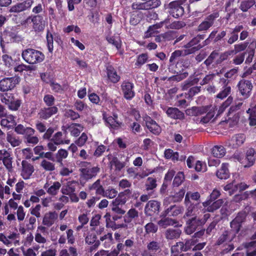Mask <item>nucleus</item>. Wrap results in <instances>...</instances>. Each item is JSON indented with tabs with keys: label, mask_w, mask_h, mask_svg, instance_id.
Instances as JSON below:
<instances>
[{
	"label": "nucleus",
	"mask_w": 256,
	"mask_h": 256,
	"mask_svg": "<svg viewBox=\"0 0 256 256\" xmlns=\"http://www.w3.org/2000/svg\"><path fill=\"white\" fill-rule=\"evenodd\" d=\"M4 36L7 43H18L22 41V38L18 34L16 28H8L4 32Z\"/></svg>",
	"instance_id": "nucleus-14"
},
{
	"label": "nucleus",
	"mask_w": 256,
	"mask_h": 256,
	"mask_svg": "<svg viewBox=\"0 0 256 256\" xmlns=\"http://www.w3.org/2000/svg\"><path fill=\"white\" fill-rule=\"evenodd\" d=\"M205 37L206 34H198L192 38L188 42L183 46V48H188L184 52L186 54H194L196 52L200 50L203 48V46L199 43Z\"/></svg>",
	"instance_id": "nucleus-8"
},
{
	"label": "nucleus",
	"mask_w": 256,
	"mask_h": 256,
	"mask_svg": "<svg viewBox=\"0 0 256 256\" xmlns=\"http://www.w3.org/2000/svg\"><path fill=\"white\" fill-rule=\"evenodd\" d=\"M238 87L242 99H247L250 96L253 88L251 80L242 79L239 81Z\"/></svg>",
	"instance_id": "nucleus-10"
},
{
	"label": "nucleus",
	"mask_w": 256,
	"mask_h": 256,
	"mask_svg": "<svg viewBox=\"0 0 256 256\" xmlns=\"http://www.w3.org/2000/svg\"><path fill=\"white\" fill-rule=\"evenodd\" d=\"M244 26L242 25H237L230 32V36L227 40L228 44H232L236 42L238 38V33L242 30Z\"/></svg>",
	"instance_id": "nucleus-31"
},
{
	"label": "nucleus",
	"mask_w": 256,
	"mask_h": 256,
	"mask_svg": "<svg viewBox=\"0 0 256 256\" xmlns=\"http://www.w3.org/2000/svg\"><path fill=\"white\" fill-rule=\"evenodd\" d=\"M31 20L32 22V28L36 32H40L44 30L45 28V21L44 20V14H36L28 17L25 20L27 22Z\"/></svg>",
	"instance_id": "nucleus-12"
},
{
	"label": "nucleus",
	"mask_w": 256,
	"mask_h": 256,
	"mask_svg": "<svg viewBox=\"0 0 256 256\" xmlns=\"http://www.w3.org/2000/svg\"><path fill=\"white\" fill-rule=\"evenodd\" d=\"M182 252L184 250H182V246H180L178 242L171 248L172 256H183Z\"/></svg>",
	"instance_id": "nucleus-64"
},
{
	"label": "nucleus",
	"mask_w": 256,
	"mask_h": 256,
	"mask_svg": "<svg viewBox=\"0 0 256 256\" xmlns=\"http://www.w3.org/2000/svg\"><path fill=\"white\" fill-rule=\"evenodd\" d=\"M210 217L209 214H204L202 218L194 216L188 218L186 222L184 231L188 234L194 233L196 229L204 226Z\"/></svg>",
	"instance_id": "nucleus-3"
},
{
	"label": "nucleus",
	"mask_w": 256,
	"mask_h": 256,
	"mask_svg": "<svg viewBox=\"0 0 256 256\" xmlns=\"http://www.w3.org/2000/svg\"><path fill=\"white\" fill-rule=\"evenodd\" d=\"M33 1L32 0H26L22 2L17 3L12 6L10 10L11 12H20L30 8Z\"/></svg>",
	"instance_id": "nucleus-24"
},
{
	"label": "nucleus",
	"mask_w": 256,
	"mask_h": 256,
	"mask_svg": "<svg viewBox=\"0 0 256 256\" xmlns=\"http://www.w3.org/2000/svg\"><path fill=\"white\" fill-rule=\"evenodd\" d=\"M2 60L6 66L8 68H13L14 66L18 64L20 60L19 58H12L11 56L6 54L2 55Z\"/></svg>",
	"instance_id": "nucleus-37"
},
{
	"label": "nucleus",
	"mask_w": 256,
	"mask_h": 256,
	"mask_svg": "<svg viewBox=\"0 0 256 256\" xmlns=\"http://www.w3.org/2000/svg\"><path fill=\"white\" fill-rule=\"evenodd\" d=\"M78 127L82 129L83 128V126L80 124L78 123H72L68 126V128L72 136L76 137L79 136L82 130L78 129Z\"/></svg>",
	"instance_id": "nucleus-47"
},
{
	"label": "nucleus",
	"mask_w": 256,
	"mask_h": 256,
	"mask_svg": "<svg viewBox=\"0 0 256 256\" xmlns=\"http://www.w3.org/2000/svg\"><path fill=\"white\" fill-rule=\"evenodd\" d=\"M22 56L28 64H34L42 62L45 58L40 51L32 48H28L22 51Z\"/></svg>",
	"instance_id": "nucleus-2"
},
{
	"label": "nucleus",
	"mask_w": 256,
	"mask_h": 256,
	"mask_svg": "<svg viewBox=\"0 0 256 256\" xmlns=\"http://www.w3.org/2000/svg\"><path fill=\"white\" fill-rule=\"evenodd\" d=\"M80 176L86 180L92 179L96 176L100 172V168L98 166H94L92 168H80Z\"/></svg>",
	"instance_id": "nucleus-19"
},
{
	"label": "nucleus",
	"mask_w": 256,
	"mask_h": 256,
	"mask_svg": "<svg viewBox=\"0 0 256 256\" xmlns=\"http://www.w3.org/2000/svg\"><path fill=\"white\" fill-rule=\"evenodd\" d=\"M5 118H2L0 121V125L2 126L11 128L16 126V122L15 120V117L12 114L6 115Z\"/></svg>",
	"instance_id": "nucleus-36"
},
{
	"label": "nucleus",
	"mask_w": 256,
	"mask_h": 256,
	"mask_svg": "<svg viewBox=\"0 0 256 256\" xmlns=\"http://www.w3.org/2000/svg\"><path fill=\"white\" fill-rule=\"evenodd\" d=\"M58 216V214L55 211L49 212L44 215L42 223L44 226L49 228L54 223Z\"/></svg>",
	"instance_id": "nucleus-28"
},
{
	"label": "nucleus",
	"mask_w": 256,
	"mask_h": 256,
	"mask_svg": "<svg viewBox=\"0 0 256 256\" xmlns=\"http://www.w3.org/2000/svg\"><path fill=\"white\" fill-rule=\"evenodd\" d=\"M160 202L156 200H150L144 208V213L148 216H154L158 214L160 208Z\"/></svg>",
	"instance_id": "nucleus-15"
},
{
	"label": "nucleus",
	"mask_w": 256,
	"mask_h": 256,
	"mask_svg": "<svg viewBox=\"0 0 256 256\" xmlns=\"http://www.w3.org/2000/svg\"><path fill=\"white\" fill-rule=\"evenodd\" d=\"M256 48V40H253L250 44L246 53H248V56L246 60V63H250L254 56L255 48Z\"/></svg>",
	"instance_id": "nucleus-40"
},
{
	"label": "nucleus",
	"mask_w": 256,
	"mask_h": 256,
	"mask_svg": "<svg viewBox=\"0 0 256 256\" xmlns=\"http://www.w3.org/2000/svg\"><path fill=\"white\" fill-rule=\"evenodd\" d=\"M184 210V209L182 206L176 205L171 206L162 212L161 216H176L182 214Z\"/></svg>",
	"instance_id": "nucleus-26"
},
{
	"label": "nucleus",
	"mask_w": 256,
	"mask_h": 256,
	"mask_svg": "<svg viewBox=\"0 0 256 256\" xmlns=\"http://www.w3.org/2000/svg\"><path fill=\"white\" fill-rule=\"evenodd\" d=\"M212 154L214 157L222 158L226 154V149L222 146H214L212 149Z\"/></svg>",
	"instance_id": "nucleus-44"
},
{
	"label": "nucleus",
	"mask_w": 256,
	"mask_h": 256,
	"mask_svg": "<svg viewBox=\"0 0 256 256\" xmlns=\"http://www.w3.org/2000/svg\"><path fill=\"white\" fill-rule=\"evenodd\" d=\"M220 16L218 12H214L208 16L198 26V32H206L210 27H212L216 18Z\"/></svg>",
	"instance_id": "nucleus-13"
},
{
	"label": "nucleus",
	"mask_w": 256,
	"mask_h": 256,
	"mask_svg": "<svg viewBox=\"0 0 256 256\" xmlns=\"http://www.w3.org/2000/svg\"><path fill=\"white\" fill-rule=\"evenodd\" d=\"M106 69L108 79L110 82L116 84L120 81V76L118 74L116 70L112 65L107 64L106 66Z\"/></svg>",
	"instance_id": "nucleus-23"
},
{
	"label": "nucleus",
	"mask_w": 256,
	"mask_h": 256,
	"mask_svg": "<svg viewBox=\"0 0 256 256\" xmlns=\"http://www.w3.org/2000/svg\"><path fill=\"white\" fill-rule=\"evenodd\" d=\"M200 88L201 87L198 86L192 87L189 89L188 92H186L184 94H182L180 96H184V98L186 99H192L194 96L200 91Z\"/></svg>",
	"instance_id": "nucleus-48"
},
{
	"label": "nucleus",
	"mask_w": 256,
	"mask_h": 256,
	"mask_svg": "<svg viewBox=\"0 0 256 256\" xmlns=\"http://www.w3.org/2000/svg\"><path fill=\"white\" fill-rule=\"evenodd\" d=\"M110 166H114V171L116 172H120L124 168L126 165V163L124 162H120L117 157L114 156L110 162Z\"/></svg>",
	"instance_id": "nucleus-41"
},
{
	"label": "nucleus",
	"mask_w": 256,
	"mask_h": 256,
	"mask_svg": "<svg viewBox=\"0 0 256 256\" xmlns=\"http://www.w3.org/2000/svg\"><path fill=\"white\" fill-rule=\"evenodd\" d=\"M46 38L48 50L50 53L52 54L54 50V36L49 30L47 32Z\"/></svg>",
	"instance_id": "nucleus-60"
},
{
	"label": "nucleus",
	"mask_w": 256,
	"mask_h": 256,
	"mask_svg": "<svg viewBox=\"0 0 256 256\" xmlns=\"http://www.w3.org/2000/svg\"><path fill=\"white\" fill-rule=\"evenodd\" d=\"M6 140L12 147L18 146L21 143L18 138L10 133L7 134Z\"/></svg>",
	"instance_id": "nucleus-57"
},
{
	"label": "nucleus",
	"mask_w": 256,
	"mask_h": 256,
	"mask_svg": "<svg viewBox=\"0 0 256 256\" xmlns=\"http://www.w3.org/2000/svg\"><path fill=\"white\" fill-rule=\"evenodd\" d=\"M186 2V0H177L170 2L168 8L170 16L176 18H179L184 14V8L182 4Z\"/></svg>",
	"instance_id": "nucleus-6"
},
{
	"label": "nucleus",
	"mask_w": 256,
	"mask_h": 256,
	"mask_svg": "<svg viewBox=\"0 0 256 256\" xmlns=\"http://www.w3.org/2000/svg\"><path fill=\"white\" fill-rule=\"evenodd\" d=\"M157 186L156 180L152 177H148L145 184V190L148 192L152 190Z\"/></svg>",
	"instance_id": "nucleus-51"
},
{
	"label": "nucleus",
	"mask_w": 256,
	"mask_h": 256,
	"mask_svg": "<svg viewBox=\"0 0 256 256\" xmlns=\"http://www.w3.org/2000/svg\"><path fill=\"white\" fill-rule=\"evenodd\" d=\"M255 154V150L252 148H250L247 150L246 160L248 161V163L244 165V167H250L254 164L256 160Z\"/></svg>",
	"instance_id": "nucleus-43"
},
{
	"label": "nucleus",
	"mask_w": 256,
	"mask_h": 256,
	"mask_svg": "<svg viewBox=\"0 0 256 256\" xmlns=\"http://www.w3.org/2000/svg\"><path fill=\"white\" fill-rule=\"evenodd\" d=\"M64 131V136L61 132H58L52 136L50 139V142L47 144L49 150L54 152L57 148L56 146L64 144H68L70 143V140L66 138L67 134L66 130Z\"/></svg>",
	"instance_id": "nucleus-5"
},
{
	"label": "nucleus",
	"mask_w": 256,
	"mask_h": 256,
	"mask_svg": "<svg viewBox=\"0 0 256 256\" xmlns=\"http://www.w3.org/2000/svg\"><path fill=\"white\" fill-rule=\"evenodd\" d=\"M230 226L231 230L229 232H231L232 236L230 239L232 240L240 232L242 227V224L232 220L230 222Z\"/></svg>",
	"instance_id": "nucleus-42"
},
{
	"label": "nucleus",
	"mask_w": 256,
	"mask_h": 256,
	"mask_svg": "<svg viewBox=\"0 0 256 256\" xmlns=\"http://www.w3.org/2000/svg\"><path fill=\"white\" fill-rule=\"evenodd\" d=\"M219 84L222 90L216 95L218 98L223 100L227 97L231 92V87L228 85L229 80L224 78H219Z\"/></svg>",
	"instance_id": "nucleus-20"
},
{
	"label": "nucleus",
	"mask_w": 256,
	"mask_h": 256,
	"mask_svg": "<svg viewBox=\"0 0 256 256\" xmlns=\"http://www.w3.org/2000/svg\"><path fill=\"white\" fill-rule=\"evenodd\" d=\"M142 19H144V15L141 11L133 10L130 12V22L131 25H137Z\"/></svg>",
	"instance_id": "nucleus-33"
},
{
	"label": "nucleus",
	"mask_w": 256,
	"mask_h": 256,
	"mask_svg": "<svg viewBox=\"0 0 256 256\" xmlns=\"http://www.w3.org/2000/svg\"><path fill=\"white\" fill-rule=\"evenodd\" d=\"M58 112L56 106L41 108L38 112V116L40 120H46Z\"/></svg>",
	"instance_id": "nucleus-21"
},
{
	"label": "nucleus",
	"mask_w": 256,
	"mask_h": 256,
	"mask_svg": "<svg viewBox=\"0 0 256 256\" xmlns=\"http://www.w3.org/2000/svg\"><path fill=\"white\" fill-rule=\"evenodd\" d=\"M198 242V240L197 239L192 238L190 239H186L182 242H179L178 244H180V246H182V250H183L184 252H187L190 250Z\"/></svg>",
	"instance_id": "nucleus-38"
},
{
	"label": "nucleus",
	"mask_w": 256,
	"mask_h": 256,
	"mask_svg": "<svg viewBox=\"0 0 256 256\" xmlns=\"http://www.w3.org/2000/svg\"><path fill=\"white\" fill-rule=\"evenodd\" d=\"M143 121L149 132L155 136H158L162 132L160 126L150 116L145 114L142 116Z\"/></svg>",
	"instance_id": "nucleus-11"
},
{
	"label": "nucleus",
	"mask_w": 256,
	"mask_h": 256,
	"mask_svg": "<svg viewBox=\"0 0 256 256\" xmlns=\"http://www.w3.org/2000/svg\"><path fill=\"white\" fill-rule=\"evenodd\" d=\"M121 88L124 97L126 100H131L134 97L135 92L133 83L128 80H124L121 85Z\"/></svg>",
	"instance_id": "nucleus-16"
},
{
	"label": "nucleus",
	"mask_w": 256,
	"mask_h": 256,
	"mask_svg": "<svg viewBox=\"0 0 256 256\" xmlns=\"http://www.w3.org/2000/svg\"><path fill=\"white\" fill-rule=\"evenodd\" d=\"M256 4V0H242L238 6L239 9L243 12H249Z\"/></svg>",
	"instance_id": "nucleus-39"
},
{
	"label": "nucleus",
	"mask_w": 256,
	"mask_h": 256,
	"mask_svg": "<svg viewBox=\"0 0 256 256\" xmlns=\"http://www.w3.org/2000/svg\"><path fill=\"white\" fill-rule=\"evenodd\" d=\"M230 232H229L228 230H224L218 238V240L216 242V244L220 246L227 240L232 241V240L230 239L232 234Z\"/></svg>",
	"instance_id": "nucleus-45"
},
{
	"label": "nucleus",
	"mask_w": 256,
	"mask_h": 256,
	"mask_svg": "<svg viewBox=\"0 0 256 256\" xmlns=\"http://www.w3.org/2000/svg\"><path fill=\"white\" fill-rule=\"evenodd\" d=\"M228 164L223 163L221 168L217 170L216 175L218 178L221 180H226L229 178L230 172L228 170Z\"/></svg>",
	"instance_id": "nucleus-34"
},
{
	"label": "nucleus",
	"mask_w": 256,
	"mask_h": 256,
	"mask_svg": "<svg viewBox=\"0 0 256 256\" xmlns=\"http://www.w3.org/2000/svg\"><path fill=\"white\" fill-rule=\"evenodd\" d=\"M147 249L156 254L160 250V244L156 241H152L149 242L147 245Z\"/></svg>",
	"instance_id": "nucleus-62"
},
{
	"label": "nucleus",
	"mask_w": 256,
	"mask_h": 256,
	"mask_svg": "<svg viewBox=\"0 0 256 256\" xmlns=\"http://www.w3.org/2000/svg\"><path fill=\"white\" fill-rule=\"evenodd\" d=\"M162 217L163 218H162L158 222V225L162 228H165L168 226H173L174 224H176L177 222L175 220H174L172 218H166L164 216Z\"/></svg>",
	"instance_id": "nucleus-55"
},
{
	"label": "nucleus",
	"mask_w": 256,
	"mask_h": 256,
	"mask_svg": "<svg viewBox=\"0 0 256 256\" xmlns=\"http://www.w3.org/2000/svg\"><path fill=\"white\" fill-rule=\"evenodd\" d=\"M24 222L28 231L34 230L36 227V218L34 216H29L28 215Z\"/></svg>",
	"instance_id": "nucleus-49"
},
{
	"label": "nucleus",
	"mask_w": 256,
	"mask_h": 256,
	"mask_svg": "<svg viewBox=\"0 0 256 256\" xmlns=\"http://www.w3.org/2000/svg\"><path fill=\"white\" fill-rule=\"evenodd\" d=\"M20 80L19 76L5 77L0 80V91L6 92L13 90Z\"/></svg>",
	"instance_id": "nucleus-9"
},
{
	"label": "nucleus",
	"mask_w": 256,
	"mask_h": 256,
	"mask_svg": "<svg viewBox=\"0 0 256 256\" xmlns=\"http://www.w3.org/2000/svg\"><path fill=\"white\" fill-rule=\"evenodd\" d=\"M106 222V226L112 228V230H116L119 228H127L128 225L124 222L120 223L118 220L122 219V216H118L117 214L106 213L104 216Z\"/></svg>",
	"instance_id": "nucleus-7"
},
{
	"label": "nucleus",
	"mask_w": 256,
	"mask_h": 256,
	"mask_svg": "<svg viewBox=\"0 0 256 256\" xmlns=\"http://www.w3.org/2000/svg\"><path fill=\"white\" fill-rule=\"evenodd\" d=\"M0 98L1 102L12 111L18 110L22 104V100L16 98L13 94L0 93Z\"/></svg>",
	"instance_id": "nucleus-4"
},
{
	"label": "nucleus",
	"mask_w": 256,
	"mask_h": 256,
	"mask_svg": "<svg viewBox=\"0 0 256 256\" xmlns=\"http://www.w3.org/2000/svg\"><path fill=\"white\" fill-rule=\"evenodd\" d=\"M200 194L198 192H192L190 191L187 192L186 194L185 198H184V202H188L190 204V202H192V200H194L196 202V205L200 203Z\"/></svg>",
	"instance_id": "nucleus-35"
},
{
	"label": "nucleus",
	"mask_w": 256,
	"mask_h": 256,
	"mask_svg": "<svg viewBox=\"0 0 256 256\" xmlns=\"http://www.w3.org/2000/svg\"><path fill=\"white\" fill-rule=\"evenodd\" d=\"M190 60L186 58H180L176 64V68L182 66L184 68H188L190 64Z\"/></svg>",
	"instance_id": "nucleus-63"
},
{
	"label": "nucleus",
	"mask_w": 256,
	"mask_h": 256,
	"mask_svg": "<svg viewBox=\"0 0 256 256\" xmlns=\"http://www.w3.org/2000/svg\"><path fill=\"white\" fill-rule=\"evenodd\" d=\"M185 192V188H182L180 189L178 192L175 193L174 195L170 196L171 200L174 202L182 201L184 197Z\"/></svg>",
	"instance_id": "nucleus-52"
},
{
	"label": "nucleus",
	"mask_w": 256,
	"mask_h": 256,
	"mask_svg": "<svg viewBox=\"0 0 256 256\" xmlns=\"http://www.w3.org/2000/svg\"><path fill=\"white\" fill-rule=\"evenodd\" d=\"M148 56L146 53L142 54L138 56L136 61L134 64L136 68H140L148 60Z\"/></svg>",
	"instance_id": "nucleus-54"
},
{
	"label": "nucleus",
	"mask_w": 256,
	"mask_h": 256,
	"mask_svg": "<svg viewBox=\"0 0 256 256\" xmlns=\"http://www.w3.org/2000/svg\"><path fill=\"white\" fill-rule=\"evenodd\" d=\"M106 40L109 44L114 46L118 50H120L122 47L121 40L119 37L117 38V40H116V37L114 36H106Z\"/></svg>",
	"instance_id": "nucleus-58"
},
{
	"label": "nucleus",
	"mask_w": 256,
	"mask_h": 256,
	"mask_svg": "<svg viewBox=\"0 0 256 256\" xmlns=\"http://www.w3.org/2000/svg\"><path fill=\"white\" fill-rule=\"evenodd\" d=\"M78 184V182L76 180L68 181L66 184L63 186L61 188V192L64 194L68 195L76 192V186Z\"/></svg>",
	"instance_id": "nucleus-29"
},
{
	"label": "nucleus",
	"mask_w": 256,
	"mask_h": 256,
	"mask_svg": "<svg viewBox=\"0 0 256 256\" xmlns=\"http://www.w3.org/2000/svg\"><path fill=\"white\" fill-rule=\"evenodd\" d=\"M86 243L92 245L89 248V252L95 251L100 245V242L97 240L96 234H89L85 238Z\"/></svg>",
	"instance_id": "nucleus-25"
},
{
	"label": "nucleus",
	"mask_w": 256,
	"mask_h": 256,
	"mask_svg": "<svg viewBox=\"0 0 256 256\" xmlns=\"http://www.w3.org/2000/svg\"><path fill=\"white\" fill-rule=\"evenodd\" d=\"M182 234V230L176 227L168 228L164 233L165 238L166 240H174L178 238Z\"/></svg>",
	"instance_id": "nucleus-30"
},
{
	"label": "nucleus",
	"mask_w": 256,
	"mask_h": 256,
	"mask_svg": "<svg viewBox=\"0 0 256 256\" xmlns=\"http://www.w3.org/2000/svg\"><path fill=\"white\" fill-rule=\"evenodd\" d=\"M61 186L62 184L59 182H53L52 184L48 188L46 192L51 196H56L58 194Z\"/></svg>",
	"instance_id": "nucleus-50"
},
{
	"label": "nucleus",
	"mask_w": 256,
	"mask_h": 256,
	"mask_svg": "<svg viewBox=\"0 0 256 256\" xmlns=\"http://www.w3.org/2000/svg\"><path fill=\"white\" fill-rule=\"evenodd\" d=\"M88 188L90 190L95 191L96 196H102L105 190L102 185L101 184V181L100 179L97 180L92 184L90 185Z\"/></svg>",
	"instance_id": "nucleus-32"
},
{
	"label": "nucleus",
	"mask_w": 256,
	"mask_h": 256,
	"mask_svg": "<svg viewBox=\"0 0 256 256\" xmlns=\"http://www.w3.org/2000/svg\"><path fill=\"white\" fill-rule=\"evenodd\" d=\"M220 192L219 190L214 189L209 196L208 198L204 202H202V205L206 208L210 205L213 201L217 199L220 196Z\"/></svg>",
	"instance_id": "nucleus-46"
},
{
	"label": "nucleus",
	"mask_w": 256,
	"mask_h": 256,
	"mask_svg": "<svg viewBox=\"0 0 256 256\" xmlns=\"http://www.w3.org/2000/svg\"><path fill=\"white\" fill-rule=\"evenodd\" d=\"M184 180V176L183 172H179L174 176L172 185L174 187L180 186Z\"/></svg>",
	"instance_id": "nucleus-59"
},
{
	"label": "nucleus",
	"mask_w": 256,
	"mask_h": 256,
	"mask_svg": "<svg viewBox=\"0 0 256 256\" xmlns=\"http://www.w3.org/2000/svg\"><path fill=\"white\" fill-rule=\"evenodd\" d=\"M184 48L185 49L182 50H175L171 54L169 60L170 64L169 66L168 69L172 73L176 74L168 78V81L180 82L186 78L188 75V72L185 70L183 68H182V70H173L174 64H172V62L176 58L180 56H186L192 54L185 53L184 52L188 48Z\"/></svg>",
	"instance_id": "nucleus-1"
},
{
	"label": "nucleus",
	"mask_w": 256,
	"mask_h": 256,
	"mask_svg": "<svg viewBox=\"0 0 256 256\" xmlns=\"http://www.w3.org/2000/svg\"><path fill=\"white\" fill-rule=\"evenodd\" d=\"M118 191L112 186H109L106 190H104L102 197H106L112 199L114 198L118 194Z\"/></svg>",
	"instance_id": "nucleus-61"
},
{
	"label": "nucleus",
	"mask_w": 256,
	"mask_h": 256,
	"mask_svg": "<svg viewBox=\"0 0 256 256\" xmlns=\"http://www.w3.org/2000/svg\"><path fill=\"white\" fill-rule=\"evenodd\" d=\"M223 202L224 201L222 199L216 200L212 204H210V205L206 206V210L208 212H214L216 210L219 208Z\"/></svg>",
	"instance_id": "nucleus-56"
},
{
	"label": "nucleus",
	"mask_w": 256,
	"mask_h": 256,
	"mask_svg": "<svg viewBox=\"0 0 256 256\" xmlns=\"http://www.w3.org/2000/svg\"><path fill=\"white\" fill-rule=\"evenodd\" d=\"M105 121L108 123L110 127L114 130H118L119 128L122 124V122L114 120V118L112 116H109L108 118H104Z\"/></svg>",
	"instance_id": "nucleus-53"
},
{
	"label": "nucleus",
	"mask_w": 256,
	"mask_h": 256,
	"mask_svg": "<svg viewBox=\"0 0 256 256\" xmlns=\"http://www.w3.org/2000/svg\"><path fill=\"white\" fill-rule=\"evenodd\" d=\"M22 170L21 176L24 180L30 178L34 172V168L32 165L26 160L22 162Z\"/></svg>",
	"instance_id": "nucleus-27"
},
{
	"label": "nucleus",
	"mask_w": 256,
	"mask_h": 256,
	"mask_svg": "<svg viewBox=\"0 0 256 256\" xmlns=\"http://www.w3.org/2000/svg\"><path fill=\"white\" fill-rule=\"evenodd\" d=\"M131 190L126 189L123 192H120L118 196L112 200V206H118L122 207L130 198Z\"/></svg>",
	"instance_id": "nucleus-17"
},
{
	"label": "nucleus",
	"mask_w": 256,
	"mask_h": 256,
	"mask_svg": "<svg viewBox=\"0 0 256 256\" xmlns=\"http://www.w3.org/2000/svg\"><path fill=\"white\" fill-rule=\"evenodd\" d=\"M36 130L32 128H30L26 133L24 136V140L25 143L28 146H33L36 144L39 140L38 136H34Z\"/></svg>",
	"instance_id": "nucleus-22"
},
{
	"label": "nucleus",
	"mask_w": 256,
	"mask_h": 256,
	"mask_svg": "<svg viewBox=\"0 0 256 256\" xmlns=\"http://www.w3.org/2000/svg\"><path fill=\"white\" fill-rule=\"evenodd\" d=\"M167 116L173 120H182L185 118L184 113L176 107H166L163 108Z\"/></svg>",
	"instance_id": "nucleus-18"
}]
</instances>
